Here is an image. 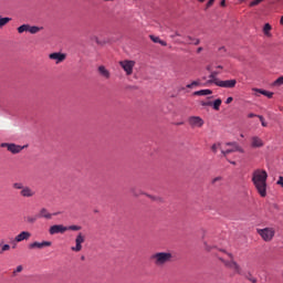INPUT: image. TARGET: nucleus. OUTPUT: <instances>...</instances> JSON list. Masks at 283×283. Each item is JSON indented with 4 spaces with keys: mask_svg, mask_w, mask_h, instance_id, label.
Returning a JSON list of instances; mask_svg holds the SVG:
<instances>
[{
    "mask_svg": "<svg viewBox=\"0 0 283 283\" xmlns=\"http://www.w3.org/2000/svg\"><path fill=\"white\" fill-rule=\"evenodd\" d=\"M269 174L264 169H256L252 172V182L261 198H266V180Z\"/></svg>",
    "mask_w": 283,
    "mask_h": 283,
    "instance_id": "f257e3e1",
    "label": "nucleus"
},
{
    "mask_svg": "<svg viewBox=\"0 0 283 283\" xmlns=\"http://www.w3.org/2000/svg\"><path fill=\"white\" fill-rule=\"evenodd\" d=\"M150 260L155 266H165V264L172 262L174 254L171 252H156L151 254Z\"/></svg>",
    "mask_w": 283,
    "mask_h": 283,
    "instance_id": "f03ea898",
    "label": "nucleus"
},
{
    "mask_svg": "<svg viewBox=\"0 0 283 283\" xmlns=\"http://www.w3.org/2000/svg\"><path fill=\"white\" fill-rule=\"evenodd\" d=\"M228 256L230 258V260H224L222 258H220L219 260L222 262V264H224L227 269H230V271H233V273H235L237 275H242V266H240L238 262H235L231 253H228Z\"/></svg>",
    "mask_w": 283,
    "mask_h": 283,
    "instance_id": "7ed1b4c3",
    "label": "nucleus"
},
{
    "mask_svg": "<svg viewBox=\"0 0 283 283\" xmlns=\"http://www.w3.org/2000/svg\"><path fill=\"white\" fill-rule=\"evenodd\" d=\"M226 147H230V148L221 149V154L222 156H224V158H227L229 154H234V151L244 154V149H242V147H240V145H238V143L235 142L226 143Z\"/></svg>",
    "mask_w": 283,
    "mask_h": 283,
    "instance_id": "20e7f679",
    "label": "nucleus"
},
{
    "mask_svg": "<svg viewBox=\"0 0 283 283\" xmlns=\"http://www.w3.org/2000/svg\"><path fill=\"white\" fill-rule=\"evenodd\" d=\"M258 233L264 242H271L275 238V229L273 228L259 229Z\"/></svg>",
    "mask_w": 283,
    "mask_h": 283,
    "instance_id": "39448f33",
    "label": "nucleus"
},
{
    "mask_svg": "<svg viewBox=\"0 0 283 283\" xmlns=\"http://www.w3.org/2000/svg\"><path fill=\"white\" fill-rule=\"evenodd\" d=\"M119 65L122 70H124L126 76H132V74H134V66L136 65V62L132 60H124L119 61Z\"/></svg>",
    "mask_w": 283,
    "mask_h": 283,
    "instance_id": "423d86ee",
    "label": "nucleus"
},
{
    "mask_svg": "<svg viewBox=\"0 0 283 283\" xmlns=\"http://www.w3.org/2000/svg\"><path fill=\"white\" fill-rule=\"evenodd\" d=\"M0 147L8 149L11 154H21V151H23V149H25L28 146H21L12 143H2Z\"/></svg>",
    "mask_w": 283,
    "mask_h": 283,
    "instance_id": "0eeeda50",
    "label": "nucleus"
},
{
    "mask_svg": "<svg viewBox=\"0 0 283 283\" xmlns=\"http://www.w3.org/2000/svg\"><path fill=\"white\" fill-rule=\"evenodd\" d=\"M84 242H85V234H83V232H80L75 238V247H72L71 250H73L75 253L83 251Z\"/></svg>",
    "mask_w": 283,
    "mask_h": 283,
    "instance_id": "6e6552de",
    "label": "nucleus"
},
{
    "mask_svg": "<svg viewBox=\"0 0 283 283\" xmlns=\"http://www.w3.org/2000/svg\"><path fill=\"white\" fill-rule=\"evenodd\" d=\"M235 85H238L237 80L217 81V87H224L227 90H233V87H235Z\"/></svg>",
    "mask_w": 283,
    "mask_h": 283,
    "instance_id": "1a4fd4ad",
    "label": "nucleus"
},
{
    "mask_svg": "<svg viewBox=\"0 0 283 283\" xmlns=\"http://www.w3.org/2000/svg\"><path fill=\"white\" fill-rule=\"evenodd\" d=\"M65 231H67V227L63 224H55L49 229L50 235H56V233H65Z\"/></svg>",
    "mask_w": 283,
    "mask_h": 283,
    "instance_id": "9d476101",
    "label": "nucleus"
},
{
    "mask_svg": "<svg viewBox=\"0 0 283 283\" xmlns=\"http://www.w3.org/2000/svg\"><path fill=\"white\" fill-rule=\"evenodd\" d=\"M250 140L252 149H260L264 147V140H262L260 136H252Z\"/></svg>",
    "mask_w": 283,
    "mask_h": 283,
    "instance_id": "9b49d317",
    "label": "nucleus"
},
{
    "mask_svg": "<svg viewBox=\"0 0 283 283\" xmlns=\"http://www.w3.org/2000/svg\"><path fill=\"white\" fill-rule=\"evenodd\" d=\"M53 216H59V212L50 213V211H48L46 208L40 209L38 213V218L39 219L44 218V220H52Z\"/></svg>",
    "mask_w": 283,
    "mask_h": 283,
    "instance_id": "f8f14e48",
    "label": "nucleus"
},
{
    "mask_svg": "<svg viewBox=\"0 0 283 283\" xmlns=\"http://www.w3.org/2000/svg\"><path fill=\"white\" fill-rule=\"evenodd\" d=\"M186 39L188 40L187 42H182L180 40H177L176 43H179L181 45H200V39L198 38H193L191 35L186 36Z\"/></svg>",
    "mask_w": 283,
    "mask_h": 283,
    "instance_id": "ddd939ff",
    "label": "nucleus"
},
{
    "mask_svg": "<svg viewBox=\"0 0 283 283\" xmlns=\"http://www.w3.org/2000/svg\"><path fill=\"white\" fill-rule=\"evenodd\" d=\"M49 59H51V61H55L56 65H59V63H63V61H65L66 55L64 53L55 52L51 53Z\"/></svg>",
    "mask_w": 283,
    "mask_h": 283,
    "instance_id": "4468645a",
    "label": "nucleus"
},
{
    "mask_svg": "<svg viewBox=\"0 0 283 283\" xmlns=\"http://www.w3.org/2000/svg\"><path fill=\"white\" fill-rule=\"evenodd\" d=\"M188 123L191 127H202V125H205V120L199 116L190 117Z\"/></svg>",
    "mask_w": 283,
    "mask_h": 283,
    "instance_id": "2eb2a0df",
    "label": "nucleus"
},
{
    "mask_svg": "<svg viewBox=\"0 0 283 283\" xmlns=\"http://www.w3.org/2000/svg\"><path fill=\"white\" fill-rule=\"evenodd\" d=\"M45 247H52V241H35L29 244V249H45Z\"/></svg>",
    "mask_w": 283,
    "mask_h": 283,
    "instance_id": "dca6fc26",
    "label": "nucleus"
},
{
    "mask_svg": "<svg viewBox=\"0 0 283 283\" xmlns=\"http://www.w3.org/2000/svg\"><path fill=\"white\" fill-rule=\"evenodd\" d=\"M35 195L36 192L28 186H24V188H22L20 191V196H22V198H33Z\"/></svg>",
    "mask_w": 283,
    "mask_h": 283,
    "instance_id": "f3484780",
    "label": "nucleus"
},
{
    "mask_svg": "<svg viewBox=\"0 0 283 283\" xmlns=\"http://www.w3.org/2000/svg\"><path fill=\"white\" fill-rule=\"evenodd\" d=\"M97 72H98L99 76H102V78H106V80L112 78V73L104 65L98 66Z\"/></svg>",
    "mask_w": 283,
    "mask_h": 283,
    "instance_id": "a211bd4d",
    "label": "nucleus"
},
{
    "mask_svg": "<svg viewBox=\"0 0 283 283\" xmlns=\"http://www.w3.org/2000/svg\"><path fill=\"white\" fill-rule=\"evenodd\" d=\"M29 238H32V233L28 231H22L18 235H15V242H23V240H28Z\"/></svg>",
    "mask_w": 283,
    "mask_h": 283,
    "instance_id": "6ab92c4d",
    "label": "nucleus"
},
{
    "mask_svg": "<svg viewBox=\"0 0 283 283\" xmlns=\"http://www.w3.org/2000/svg\"><path fill=\"white\" fill-rule=\"evenodd\" d=\"M218 74H220V72H218V71H212L211 73H210V75H209V81H208V84L209 83H213L214 85H218V81H220L219 78H218Z\"/></svg>",
    "mask_w": 283,
    "mask_h": 283,
    "instance_id": "aec40b11",
    "label": "nucleus"
},
{
    "mask_svg": "<svg viewBox=\"0 0 283 283\" xmlns=\"http://www.w3.org/2000/svg\"><path fill=\"white\" fill-rule=\"evenodd\" d=\"M213 94V91L206 88V90H200L193 93V96H209Z\"/></svg>",
    "mask_w": 283,
    "mask_h": 283,
    "instance_id": "412c9836",
    "label": "nucleus"
},
{
    "mask_svg": "<svg viewBox=\"0 0 283 283\" xmlns=\"http://www.w3.org/2000/svg\"><path fill=\"white\" fill-rule=\"evenodd\" d=\"M253 92H256L258 94H262L263 96H266L268 98H273V92L264 91L262 88H253Z\"/></svg>",
    "mask_w": 283,
    "mask_h": 283,
    "instance_id": "4be33fe9",
    "label": "nucleus"
},
{
    "mask_svg": "<svg viewBox=\"0 0 283 283\" xmlns=\"http://www.w3.org/2000/svg\"><path fill=\"white\" fill-rule=\"evenodd\" d=\"M149 39L153 41V43H159V45H163L164 48H167V43L164 40H160L159 36L149 35Z\"/></svg>",
    "mask_w": 283,
    "mask_h": 283,
    "instance_id": "5701e85b",
    "label": "nucleus"
},
{
    "mask_svg": "<svg viewBox=\"0 0 283 283\" xmlns=\"http://www.w3.org/2000/svg\"><path fill=\"white\" fill-rule=\"evenodd\" d=\"M273 30V27H271V24L269 23H265L264 27H263V34L268 38H271L272 34H271V31Z\"/></svg>",
    "mask_w": 283,
    "mask_h": 283,
    "instance_id": "b1692460",
    "label": "nucleus"
},
{
    "mask_svg": "<svg viewBox=\"0 0 283 283\" xmlns=\"http://www.w3.org/2000/svg\"><path fill=\"white\" fill-rule=\"evenodd\" d=\"M220 105H222V99H220V98H217V99L212 103L213 109H216V112H220Z\"/></svg>",
    "mask_w": 283,
    "mask_h": 283,
    "instance_id": "393cba45",
    "label": "nucleus"
},
{
    "mask_svg": "<svg viewBox=\"0 0 283 283\" xmlns=\"http://www.w3.org/2000/svg\"><path fill=\"white\" fill-rule=\"evenodd\" d=\"M9 21H12V18H2L0 15V28H3L4 25H8Z\"/></svg>",
    "mask_w": 283,
    "mask_h": 283,
    "instance_id": "a878e982",
    "label": "nucleus"
},
{
    "mask_svg": "<svg viewBox=\"0 0 283 283\" xmlns=\"http://www.w3.org/2000/svg\"><path fill=\"white\" fill-rule=\"evenodd\" d=\"M19 34H23V32H29V24H22L18 28Z\"/></svg>",
    "mask_w": 283,
    "mask_h": 283,
    "instance_id": "bb28decb",
    "label": "nucleus"
},
{
    "mask_svg": "<svg viewBox=\"0 0 283 283\" xmlns=\"http://www.w3.org/2000/svg\"><path fill=\"white\" fill-rule=\"evenodd\" d=\"M29 32H30V34H36V33L41 32V28H39V27H31L29 24Z\"/></svg>",
    "mask_w": 283,
    "mask_h": 283,
    "instance_id": "cd10ccee",
    "label": "nucleus"
},
{
    "mask_svg": "<svg viewBox=\"0 0 283 283\" xmlns=\"http://www.w3.org/2000/svg\"><path fill=\"white\" fill-rule=\"evenodd\" d=\"M273 85L275 87H280L281 85H283V76H280L279 78H276L273 83Z\"/></svg>",
    "mask_w": 283,
    "mask_h": 283,
    "instance_id": "c85d7f7f",
    "label": "nucleus"
},
{
    "mask_svg": "<svg viewBox=\"0 0 283 283\" xmlns=\"http://www.w3.org/2000/svg\"><path fill=\"white\" fill-rule=\"evenodd\" d=\"M81 226H69L66 227V231H81Z\"/></svg>",
    "mask_w": 283,
    "mask_h": 283,
    "instance_id": "c756f323",
    "label": "nucleus"
},
{
    "mask_svg": "<svg viewBox=\"0 0 283 283\" xmlns=\"http://www.w3.org/2000/svg\"><path fill=\"white\" fill-rule=\"evenodd\" d=\"M218 149H220L222 151V147L220 146V144H214L211 147V150L213 151V154H218Z\"/></svg>",
    "mask_w": 283,
    "mask_h": 283,
    "instance_id": "7c9ffc66",
    "label": "nucleus"
},
{
    "mask_svg": "<svg viewBox=\"0 0 283 283\" xmlns=\"http://www.w3.org/2000/svg\"><path fill=\"white\" fill-rule=\"evenodd\" d=\"M36 220H39V214H35L34 217L27 218V222H30V224H33V222Z\"/></svg>",
    "mask_w": 283,
    "mask_h": 283,
    "instance_id": "2f4dec72",
    "label": "nucleus"
},
{
    "mask_svg": "<svg viewBox=\"0 0 283 283\" xmlns=\"http://www.w3.org/2000/svg\"><path fill=\"white\" fill-rule=\"evenodd\" d=\"M23 188H24V186L21 182L13 184V189H21V191H23Z\"/></svg>",
    "mask_w": 283,
    "mask_h": 283,
    "instance_id": "473e14b6",
    "label": "nucleus"
},
{
    "mask_svg": "<svg viewBox=\"0 0 283 283\" xmlns=\"http://www.w3.org/2000/svg\"><path fill=\"white\" fill-rule=\"evenodd\" d=\"M258 118L260 119L262 127H268V124L262 115H258Z\"/></svg>",
    "mask_w": 283,
    "mask_h": 283,
    "instance_id": "72a5a7b5",
    "label": "nucleus"
},
{
    "mask_svg": "<svg viewBox=\"0 0 283 283\" xmlns=\"http://www.w3.org/2000/svg\"><path fill=\"white\" fill-rule=\"evenodd\" d=\"M262 1H264V0H254V1L250 2V7L253 8L255 6H260V3H262Z\"/></svg>",
    "mask_w": 283,
    "mask_h": 283,
    "instance_id": "f704fd0d",
    "label": "nucleus"
},
{
    "mask_svg": "<svg viewBox=\"0 0 283 283\" xmlns=\"http://www.w3.org/2000/svg\"><path fill=\"white\" fill-rule=\"evenodd\" d=\"M245 277H247V280H249V282L258 283V279H255V277L252 276L251 274L247 275Z\"/></svg>",
    "mask_w": 283,
    "mask_h": 283,
    "instance_id": "c9c22d12",
    "label": "nucleus"
},
{
    "mask_svg": "<svg viewBox=\"0 0 283 283\" xmlns=\"http://www.w3.org/2000/svg\"><path fill=\"white\" fill-rule=\"evenodd\" d=\"M202 107H211L213 102H201Z\"/></svg>",
    "mask_w": 283,
    "mask_h": 283,
    "instance_id": "e433bc0d",
    "label": "nucleus"
},
{
    "mask_svg": "<svg viewBox=\"0 0 283 283\" xmlns=\"http://www.w3.org/2000/svg\"><path fill=\"white\" fill-rule=\"evenodd\" d=\"M21 271H23V266L19 265V266H17L15 271L13 272V274L17 275V273H21Z\"/></svg>",
    "mask_w": 283,
    "mask_h": 283,
    "instance_id": "4c0bfd02",
    "label": "nucleus"
},
{
    "mask_svg": "<svg viewBox=\"0 0 283 283\" xmlns=\"http://www.w3.org/2000/svg\"><path fill=\"white\" fill-rule=\"evenodd\" d=\"M222 181V177H216L212 179V185H216V182Z\"/></svg>",
    "mask_w": 283,
    "mask_h": 283,
    "instance_id": "58836bf2",
    "label": "nucleus"
},
{
    "mask_svg": "<svg viewBox=\"0 0 283 283\" xmlns=\"http://www.w3.org/2000/svg\"><path fill=\"white\" fill-rule=\"evenodd\" d=\"M1 251H10V244L2 245Z\"/></svg>",
    "mask_w": 283,
    "mask_h": 283,
    "instance_id": "ea45409f",
    "label": "nucleus"
},
{
    "mask_svg": "<svg viewBox=\"0 0 283 283\" xmlns=\"http://www.w3.org/2000/svg\"><path fill=\"white\" fill-rule=\"evenodd\" d=\"M192 83V87H198L200 86V81H193Z\"/></svg>",
    "mask_w": 283,
    "mask_h": 283,
    "instance_id": "a19ab883",
    "label": "nucleus"
},
{
    "mask_svg": "<svg viewBox=\"0 0 283 283\" xmlns=\"http://www.w3.org/2000/svg\"><path fill=\"white\" fill-rule=\"evenodd\" d=\"M19 241H17V238H14L12 241H11V244H12V249H14L17 247V243Z\"/></svg>",
    "mask_w": 283,
    "mask_h": 283,
    "instance_id": "79ce46f5",
    "label": "nucleus"
},
{
    "mask_svg": "<svg viewBox=\"0 0 283 283\" xmlns=\"http://www.w3.org/2000/svg\"><path fill=\"white\" fill-rule=\"evenodd\" d=\"M176 36H180V33L176 31L174 34L170 35V39H176Z\"/></svg>",
    "mask_w": 283,
    "mask_h": 283,
    "instance_id": "37998d69",
    "label": "nucleus"
},
{
    "mask_svg": "<svg viewBox=\"0 0 283 283\" xmlns=\"http://www.w3.org/2000/svg\"><path fill=\"white\" fill-rule=\"evenodd\" d=\"M230 103H233V97H228L226 101V105H230Z\"/></svg>",
    "mask_w": 283,
    "mask_h": 283,
    "instance_id": "c03bdc74",
    "label": "nucleus"
},
{
    "mask_svg": "<svg viewBox=\"0 0 283 283\" xmlns=\"http://www.w3.org/2000/svg\"><path fill=\"white\" fill-rule=\"evenodd\" d=\"M216 0H209L208 1V3H207V8H211L212 6H213V2H214Z\"/></svg>",
    "mask_w": 283,
    "mask_h": 283,
    "instance_id": "a18cd8bd",
    "label": "nucleus"
},
{
    "mask_svg": "<svg viewBox=\"0 0 283 283\" xmlns=\"http://www.w3.org/2000/svg\"><path fill=\"white\" fill-rule=\"evenodd\" d=\"M255 116H259V115H255V114H253V113H250V114L248 115V118H255Z\"/></svg>",
    "mask_w": 283,
    "mask_h": 283,
    "instance_id": "49530a36",
    "label": "nucleus"
},
{
    "mask_svg": "<svg viewBox=\"0 0 283 283\" xmlns=\"http://www.w3.org/2000/svg\"><path fill=\"white\" fill-rule=\"evenodd\" d=\"M206 70H207L208 72H210V73L213 72L211 65H208V66L206 67Z\"/></svg>",
    "mask_w": 283,
    "mask_h": 283,
    "instance_id": "de8ad7c7",
    "label": "nucleus"
},
{
    "mask_svg": "<svg viewBox=\"0 0 283 283\" xmlns=\"http://www.w3.org/2000/svg\"><path fill=\"white\" fill-rule=\"evenodd\" d=\"M188 90H191V88H193V84L192 83H190V84H187V86H186Z\"/></svg>",
    "mask_w": 283,
    "mask_h": 283,
    "instance_id": "09e8293b",
    "label": "nucleus"
},
{
    "mask_svg": "<svg viewBox=\"0 0 283 283\" xmlns=\"http://www.w3.org/2000/svg\"><path fill=\"white\" fill-rule=\"evenodd\" d=\"M202 46H199L198 49H197V54H200V52H202Z\"/></svg>",
    "mask_w": 283,
    "mask_h": 283,
    "instance_id": "8fccbe9b",
    "label": "nucleus"
},
{
    "mask_svg": "<svg viewBox=\"0 0 283 283\" xmlns=\"http://www.w3.org/2000/svg\"><path fill=\"white\" fill-rule=\"evenodd\" d=\"M221 6H222V8H224V6H227V1H226V0H222V1H221Z\"/></svg>",
    "mask_w": 283,
    "mask_h": 283,
    "instance_id": "3c124183",
    "label": "nucleus"
},
{
    "mask_svg": "<svg viewBox=\"0 0 283 283\" xmlns=\"http://www.w3.org/2000/svg\"><path fill=\"white\" fill-rule=\"evenodd\" d=\"M217 70H222V65H218V66H217Z\"/></svg>",
    "mask_w": 283,
    "mask_h": 283,
    "instance_id": "603ef678",
    "label": "nucleus"
},
{
    "mask_svg": "<svg viewBox=\"0 0 283 283\" xmlns=\"http://www.w3.org/2000/svg\"><path fill=\"white\" fill-rule=\"evenodd\" d=\"M229 164H230V165H235V161L229 160Z\"/></svg>",
    "mask_w": 283,
    "mask_h": 283,
    "instance_id": "864d4df0",
    "label": "nucleus"
},
{
    "mask_svg": "<svg viewBox=\"0 0 283 283\" xmlns=\"http://www.w3.org/2000/svg\"><path fill=\"white\" fill-rule=\"evenodd\" d=\"M148 198H151L153 200H156V198H155V197H153V196H148Z\"/></svg>",
    "mask_w": 283,
    "mask_h": 283,
    "instance_id": "5fc2aeb1",
    "label": "nucleus"
},
{
    "mask_svg": "<svg viewBox=\"0 0 283 283\" xmlns=\"http://www.w3.org/2000/svg\"><path fill=\"white\" fill-rule=\"evenodd\" d=\"M200 1V3H205V0H199Z\"/></svg>",
    "mask_w": 283,
    "mask_h": 283,
    "instance_id": "6e6d98bb",
    "label": "nucleus"
},
{
    "mask_svg": "<svg viewBox=\"0 0 283 283\" xmlns=\"http://www.w3.org/2000/svg\"><path fill=\"white\" fill-rule=\"evenodd\" d=\"M220 50H224V46H221V49Z\"/></svg>",
    "mask_w": 283,
    "mask_h": 283,
    "instance_id": "4d7b16f0",
    "label": "nucleus"
},
{
    "mask_svg": "<svg viewBox=\"0 0 283 283\" xmlns=\"http://www.w3.org/2000/svg\"><path fill=\"white\" fill-rule=\"evenodd\" d=\"M96 43H98V39H96Z\"/></svg>",
    "mask_w": 283,
    "mask_h": 283,
    "instance_id": "13d9d810",
    "label": "nucleus"
},
{
    "mask_svg": "<svg viewBox=\"0 0 283 283\" xmlns=\"http://www.w3.org/2000/svg\"><path fill=\"white\" fill-rule=\"evenodd\" d=\"M181 90H185V87H181Z\"/></svg>",
    "mask_w": 283,
    "mask_h": 283,
    "instance_id": "bf43d9fd",
    "label": "nucleus"
}]
</instances>
